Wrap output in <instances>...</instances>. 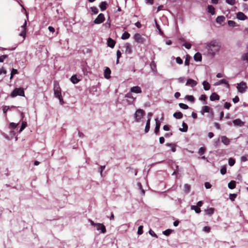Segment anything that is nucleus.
Wrapping results in <instances>:
<instances>
[{
    "instance_id": "nucleus-1",
    "label": "nucleus",
    "mask_w": 248,
    "mask_h": 248,
    "mask_svg": "<svg viewBox=\"0 0 248 248\" xmlns=\"http://www.w3.org/2000/svg\"><path fill=\"white\" fill-rule=\"evenodd\" d=\"M220 46L219 43L217 41H212L207 45L206 48L209 52L212 55H214L218 52L220 49Z\"/></svg>"
},
{
    "instance_id": "nucleus-2",
    "label": "nucleus",
    "mask_w": 248,
    "mask_h": 248,
    "mask_svg": "<svg viewBox=\"0 0 248 248\" xmlns=\"http://www.w3.org/2000/svg\"><path fill=\"white\" fill-rule=\"evenodd\" d=\"M54 93L55 97L58 98L61 105L64 104V101L62 96L61 89L58 82L55 81L54 83Z\"/></svg>"
},
{
    "instance_id": "nucleus-3",
    "label": "nucleus",
    "mask_w": 248,
    "mask_h": 248,
    "mask_svg": "<svg viewBox=\"0 0 248 248\" xmlns=\"http://www.w3.org/2000/svg\"><path fill=\"white\" fill-rule=\"evenodd\" d=\"M88 221L91 223V224L95 227L96 230L100 231V232L102 233H105L106 232V227L102 223H94L91 219H89Z\"/></svg>"
},
{
    "instance_id": "nucleus-4",
    "label": "nucleus",
    "mask_w": 248,
    "mask_h": 248,
    "mask_svg": "<svg viewBox=\"0 0 248 248\" xmlns=\"http://www.w3.org/2000/svg\"><path fill=\"white\" fill-rule=\"evenodd\" d=\"M17 95L25 96L24 89L22 88H16L11 93L10 96L12 97H15Z\"/></svg>"
},
{
    "instance_id": "nucleus-5",
    "label": "nucleus",
    "mask_w": 248,
    "mask_h": 248,
    "mask_svg": "<svg viewBox=\"0 0 248 248\" xmlns=\"http://www.w3.org/2000/svg\"><path fill=\"white\" fill-rule=\"evenodd\" d=\"M124 97L127 98L126 102L127 105H133L137 98L136 96H134L132 93L130 91L125 94Z\"/></svg>"
},
{
    "instance_id": "nucleus-6",
    "label": "nucleus",
    "mask_w": 248,
    "mask_h": 248,
    "mask_svg": "<svg viewBox=\"0 0 248 248\" xmlns=\"http://www.w3.org/2000/svg\"><path fill=\"white\" fill-rule=\"evenodd\" d=\"M144 113V111L143 110L141 109H137L135 112L134 116L135 121L137 122H139L142 118Z\"/></svg>"
},
{
    "instance_id": "nucleus-7",
    "label": "nucleus",
    "mask_w": 248,
    "mask_h": 248,
    "mask_svg": "<svg viewBox=\"0 0 248 248\" xmlns=\"http://www.w3.org/2000/svg\"><path fill=\"white\" fill-rule=\"evenodd\" d=\"M236 88L238 92L240 93H244L246 92V89H247V85L246 82L241 81L239 84H237Z\"/></svg>"
},
{
    "instance_id": "nucleus-8",
    "label": "nucleus",
    "mask_w": 248,
    "mask_h": 248,
    "mask_svg": "<svg viewBox=\"0 0 248 248\" xmlns=\"http://www.w3.org/2000/svg\"><path fill=\"white\" fill-rule=\"evenodd\" d=\"M134 39L138 43L142 44L145 41V39L140 33H136L134 35Z\"/></svg>"
},
{
    "instance_id": "nucleus-9",
    "label": "nucleus",
    "mask_w": 248,
    "mask_h": 248,
    "mask_svg": "<svg viewBox=\"0 0 248 248\" xmlns=\"http://www.w3.org/2000/svg\"><path fill=\"white\" fill-rule=\"evenodd\" d=\"M105 20L104 14L101 13L98 15L97 17L94 19L93 22L96 24H99L103 23Z\"/></svg>"
},
{
    "instance_id": "nucleus-10",
    "label": "nucleus",
    "mask_w": 248,
    "mask_h": 248,
    "mask_svg": "<svg viewBox=\"0 0 248 248\" xmlns=\"http://www.w3.org/2000/svg\"><path fill=\"white\" fill-rule=\"evenodd\" d=\"M197 84V82L193 79L188 78L186 83V86L194 87Z\"/></svg>"
},
{
    "instance_id": "nucleus-11",
    "label": "nucleus",
    "mask_w": 248,
    "mask_h": 248,
    "mask_svg": "<svg viewBox=\"0 0 248 248\" xmlns=\"http://www.w3.org/2000/svg\"><path fill=\"white\" fill-rule=\"evenodd\" d=\"M130 92L131 93H140L142 92L141 89L138 86H135L131 87L130 89Z\"/></svg>"
},
{
    "instance_id": "nucleus-12",
    "label": "nucleus",
    "mask_w": 248,
    "mask_h": 248,
    "mask_svg": "<svg viewBox=\"0 0 248 248\" xmlns=\"http://www.w3.org/2000/svg\"><path fill=\"white\" fill-rule=\"evenodd\" d=\"M236 18L240 20H245L247 19V16L243 13L239 12L236 14Z\"/></svg>"
},
{
    "instance_id": "nucleus-13",
    "label": "nucleus",
    "mask_w": 248,
    "mask_h": 248,
    "mask_svg": "<svg viewBox=\"0 0 248 248\" xmlns=\"http://www.w3.org/2000/svg\"><path fill=\"white\" fill-rule=\"evenodd\" d=\"M27 25V22L25 21L24 24L21 27V31L19 34V35L22 36L24 38L26 36V27Z\"/></svg>"
},
{
    "instance_id": "nucleus-14",
    "label": "nucleus",
    "mask_w": 248,
    "mask_h": 248,
    "mask_svg": "<svg viewBox=\"0 0 248 248\" xmlns=\"http://www.w3.org/2000/svg\"><path fill=\"white\" fill-rule=\"evenodd\" d=\"M235 126H242L244 124V122L242 121L240 119H236L232 121Z\"/></svg>"
},
{
    "instance_id": "nucleus-15",
    "label": "nucleus",
    "mask_w": 248,
    "mask_h": 248,
    "mask_svg": "<svg viewBox=\"0 0 248 248\" xmlns=\"http://www.w3.org/2000/svg\"><path fill=\"white\" fill-rule=\"evenodd\" d=\"M111 70L108 67H106L104 72V77L106 79H109L110 78Z\"/></svg>"
},
{
    "instance_id": "nucleus-16",
    "label": "nucleus",
    "mask_w": 248,
    "mask_h": 248,
    "mask_svg": "<svg viewBox=\"0 0 248 248\" xmlns=\"http://www.w3.org/2000/svg\"><path fill=\"white\" fill-rule=\"evenodd\" d=\"M221 142L226 145H228L230 144V140L226 136H223L221 137Z\"/></svg>"
},
{
    "instance_id": "nucleus-17",
    "label": "nucleus",
    "mask_w": 248,
    "mask_h": 248,
    "mask_svg": "<svg viewBox=\"0 0 248 248\" xmlns=\"http://www.w3.org/2000/svg\"><path fill=\"white\" fill-rule=\"evenodd\" d=\"M210 99L212 101H215V100H218L219 99V96L216 93H213L210 95Z\"/></svg>"
},
{
    "instance_id": "nucleus-18",
    "label": "nucleus",
    "mask_w": 248,
    "mask_h": 248,
    "mask_svg": "<svg viewBox=\"0 0 248 248\" xmlns=\"http://www.w3.org/2000/svg\"><path fill=\"white\" fill-rule=\"evenodd\" d=\"M211 108L207 106H204L202 107L201 113L202 115H203L205 113L209 112Z\"/></svg>"
},
{
    "instance_id": "nucleus-19",
    "label": "nucleus",
    "mask_w": 248,
    "mask_h": 248,
    "mask_svg": "<svg viewBox=\"0 0 248 248\" xmlns=\"http://www.w3.org/2000/svg\"><path fill=\"white\" fill-rule=\"evenodd\" d=\"M108 46L113 48L115 45V42L110 38H108L107 41Z\"/></svg>"
},
{
    "instance_id": "nucleus-20",
    "label": "nucleus",
    "mask_w": 248,
    "mask_h": 248,
    "mask_svg": "<svg viewBox=\"0 0 248 248\" xmlns=\"http://www.w3.org/2000/svg\"><path fill=\"white\" fill-rule=\"evenodd\" d=\"M155 133H157L159 131V129H160V122L158 120V118H156L155 119Z\"/></svg>"
},
{
    "instance_id": "nucleus-21",
    "label": "nucleus",
    "mask_w": 248,
    "mask_h": 248,
    "mask_svg": "<svg viewBox=\"0 0 248 248\" xmlns=\"http://www.w3.org/2000/svg\"><path fill=\"white\" fill-rule=\"evenodd\" d=\"M222 84H225L227 85L228 87H229V84H228V81L225 79H221V80L218 81L214 85L215 86H217V85H219Z\"/></svg>"
},
{
    "instance_id": "nucleus-22",
    "label": "nucleus",
    "mask_w": 248,
    "mask_h": 248,
    "mask_svg": "<svg viewBox=\"0 0 248 248\" xmlns=\"http://www.w3.org/2000/svg\"><path fill=\"white\" fill-rule=\"evenodd\" d=\"M194 59L195 61L201 62L202 59L201 54L199 52L196 53L194 56Z\"/></svg>"
},
{
    "instance_id": "nucleus-23",
    "label": "nucleus",
    "mask_w": 248,
    "mask_h": 248,
    "mask_svg": "<svg viewBox=\"0 0 248 248\" xmlns=\"http://www.w3.org/2000/svg\"><path fill=\"white\" fill-rule=\"evenodd\" d=\"M202 85L203 87V89L205 91H208L210 89V84L206 81V80H204L202 82Z\"/></svg>"
},
{
    "instance_id": "nucleus-24",
    "label": "nucleus",
    "mask_w": 248,
    "mask_h": 248,
    "mask_svg": "<svg viewBox=\"0 0 248 248\" xmlns=\"http://www.w3.org/2000/svg\"><path fill=\"white\" fill-rule=\"evenodd\" d=\"M166 145L168 147H170V150L172 152H175L176 151V145L171 143H167Z\"/></svg>"
},
{
    "instance_id": "nucleus-25",
    "label": "nucleus",
    "mask_w": 248,
    "mask_h": 248,
    "mask_svg": "<svg viewBox=\"0 0 248 248\" xmlns=\"http://www.w3.org/2000/svg\"><path fill=\"white\" fill-rule=\"evenodd\" d=\"M208 12L210 13L212 15H214L215 14V8L211 5H208Z\"/></svg>"
},
{
    "instance_id": "nucleus-26",
    "label": "nucleus",
    "mask_w": 248,
    "mask_h": 248,
    "mask_svg": "<svg viewBox=\"0 0 248 248\" xmlns=\"http://www.w3.org/2000/svg\"><path fill=\"white\" fill-rule=\"evenodd\" d=\"M182 126L183 128H180L179 130L181 132H186L188 129V126L186 123L183 122L182 123Z\"/></svg>"
},
{
    "instance_id": "nucleus-27",
    "label": "nucleus",
    "mask_w": 248,
    "mask_h": 248,
    "mask_svg": "<svg viewBox=\"0 0 248 248\" xmlns=\"http://www.w3.org/2000/svg\"><path fill=\"white\" fill-rule=\"evenodd\" d=\"M173 116L176 119H180L182 118L183 114L181 112H176L173 113Z\"/></svg>"
},
{
    "instance_id": "nucleus-28",
    "label": "nucleus",
    "mask_w": 248,
    "mask_h": 248,
    "mask_svg": "<svg viewBox=\"0 0 248 248\" xmlns=\"http://www.w3.org/2000/svg\"><path fill=\"white\" fill-rule=\"evenodd\" d=\"M150 121H150V119H148V120L146 122V125H145V133L148 132L150 130Z\"/></svg>"
},
{
    "instance_id": "nucleus-29",
    "label": "nucleus",
    "mask_w": 248,
    "mask_h": 248,
    "mask_svg": "<svg viewBox=\"0 0 248 248\" xmlns=\"http://www.w3.org/2000/svg\"><path fill=\"white\" fill-rule=\"evenodd\" d=\"M130 35L128 32L125 31L123 33L121 36V39L123 40H126L128 39L130 37Z\"/></svg>"
},
{
    "instance_id": "nucleus-30",
    "label": "nucleus",
    "mask_w": 248,
    "mask_h": 248,
    "mask_svg": "<svg viewBox=\"0 0 248 248\" xmlns=\"http://www.w3.org/2000/svg\"><path fill=\"white\" fill-rule=\"evenodd\" d=\"M241 59L242 61H246L248 63V52L242 54Z\"/></svg>"
},
{
    "instance_id": "nucleus-31",
    "label": "nucleus",
    "mask_w": 248,
    "mask_h": 248,
    "mask_svg": "<svg viewBox=\"0 0 248 248\" xmlns=\"http://www.w3.org/2000/svg\"><path fill=\"white\" fill-rule=\"evenodd\" d=\"M124 47H125V51L127 52L128 53L130 54L132 52L131 47L130 44L126 43L125 44Z\"/></svg>"
},
{
    "instance_id": "nucleus-32",
    "label": "nucleus",
    "mask_w": 248,
    "mask_h": 248,
    "mask_svg": "<svg viewBox=\"0 0 248 248\" xmlns=\"http://www.w3.org/2000/svg\"><path fill=\"white\" fill-rule=\"evenodd\" d=\"M70 80L74 84L78 83L79 81L76 75L72 76L70 78Z\"/></svg>"
},
{
    "instance_id": "nucleus-33",
    "label": "nucleus",
    "mask_w": 248,
    "mask_h": 248,
    "mask_svg": "<svg viewBox=\"0 0 248 248\" xmlns=\"http://www.w3.org/2000/svg\"><path fill=\"white\" fill-rule=\"evenodd\" d=\"M107 3L106 2L102 1L100 3V4L99 5V7L102 11H104V10H106V9L107 8Z\"/></svg>"
},
{
    "instance_id": "nucleus-34",
    "label": "nucleus",
    "mask_w": 248,
    "mask_h": 248,
    "mask_svg": "<svg viewBox=\"0 0 248 248\" xmlns=\"http://www.w3.org/2000/svg\"><path fill=\"white\" fill-rule=\"evenodd\" d=\"M184 190L185 193H188L190 190V186L187 184H186L184 186Z\"/></svg>"
},
{
    "instance_id": "nucleus-35",
    "label": "nucleus",
    "mask_w": 248,
    "mask_h": 248,
    "mask_svg": "<svg viewBox=\"0 0 248 248\" xmlns=\"http://www.w3.org/2000/svg\"><path fill=\"white\" fill-rule=\"evenodd\" d=\"M228 187L230 189H234L235 187V182L234 181H231L230 183L228 184Z\"/></svg>"
},
{
    "instance_id": "nucleus-36",
    "label": "nucleus",
    "mask_w": 248,
    "mask_h": 248,
    "mask_svg": "<svg viewBox=\"0 0 248 248\" xmlns=\"http://www.w3.org/2000/svg\"><path fill=\"white\" fill-rule=\"evenodd\" d=\"M206 215H211L214 212V209L213 208H209L205 210Z\"/></svg>"
},
{
    "instance_id": "nucleus-37",
    "label": "nucleus",
    "mask_w": 248,
    "mask_h": 248,
    "mask_svg": "<svg viewBox=\"0 0 248 248\" xmlns=\"http://www.w3.org/2000/svg\"><path fill=\"white\" fill-rule=\"evenodd\" d=\"M191 209L195 210L196 213H200L201 211V209L196 205L191 206Z\"/></svg>"
},
{
    "instance_id": "nucleus-38",
    "label": "nucleus",
    "mask_w": 248,
    "mask_h": 248,
    "mask_svg": "<svg viewBox=\"0 0 248 248\" xmlns=\"http://www.w3.org/2000/svg\"><path fill=\"white\" fill-rule=\"evenodd\" d=\"M92 14L96 15L98 13V10L96 7H92L90 8Z\"/></svg>"
},
{
    "instance_id": "nucleus-39",
    "label": "nucleus",
    "mask_w": 248,
    "mask_h": 248,
    "mask_svg": "<svg viewBox=\"0 0 248 248\" xmlns=\"http://www.w3.org/2000/svg\"><path fill=\"white\" fill-rule=\"evenodd\" d=\"M27 126V124L26 122H22L21 127L19 131V132L20 133Z\"/></svg>"
},
{
    "instance_id": "nucleus-40",
    "label": "nucleus",
    "mask_w": 248,
    "mask_h": 248,
    "mask_svg": "<svg viewBox=\"0 0 248 248\" xmlns=\"http://www.w3.org/2000/svg\"><path fill=\"white\" fill-rule=\"evenodd\" d=\"M224 17L223 16H218L216 18V21L217 23H221L223 21Z\"/></svg>"
},
{
    "instance_id": "nucleus-41",
    "label": "nucleus",
    "mask_w": 248,
    "mask_h": 248,
    "mask_svg": "<svg viewBox=\"0 0 248 248\" xmlns=\"http://www.w3.org/2000/svg\"><path fill=\"white\" fill-rule=\"evenodd\" d=\"M185 98L186 99H187V100H188L191 102H193L195 100L194 96L192 95H187L186 96Z\"/></svg>"
},
{
    "instance_id": "nucleus-42",
    "label": "nucleus",
    "mask_w": 248,
    "mask_h": 248,
    "mask_svg": "<svg viewBox=\"0 0 248 248\" xmlns=\"http://www.w3.org/2000/svg\"><path fill=\"white\" fill-rule=\"evenodd\" d=\"M235 160L232 158H230L228 159V163L230 166H232L235 164Z\"/></svg>"
},
{
    "instance_id": "nucleus-43",
    "label": "nucleus",
    "mask_w": 248,
    "mask_h": 248,
    "mask_svg": "<svg viewBox=\"0 0 248 248\" xmlns=\"http://www.w3.org/2000/svg\"><path fill=\"white\" fill-rule=\"evenodd\" d=\"M205 150L206 149L204 147H202L199 149L198 153L201 155H203L205 153Z\"/></svg>"
},
{
    "instance_id": "nucleus-44",
    "label": "nucleus",
    "mask_w": 248,
    "mask_h": 248,
    "mask_svg": "<svg viewBox=\"0 0 248 248\" xmlns=\"http://www.w3.org/2000/svg\"><path fill=\"white\" fill-rule=\"evenodd\" d=\"M172 231L170 229H167L163 232V234L166 236H168L170 234Z\"/></svg>"
},
{
    "instance_id": "nucleus-45",
    "label": "nucleus",
    "mask_w": 248,
    "mask_h": 248,
    "mask_svg": "<svg viewBox=\"0 0 248 248\" xmlns=\"http://www.w3.org/2000/svg\"><path fill=\"white\" fill-rule=\"evenodd\" d=\"M17 73V70L16 69L13 68L11 73L10 79H12L14 75Z\"/></svg>"
},
{
    "instance_id": "nucleus-46",
    "label": "nucleus",
    "mask_w": 248,
    "mask_h": 248,
    "mask_svg": "<svg viewBox=\"0 0 248 248\" xmlns=\"http://www.w3.org/2000/svg\"><path fill=\"white\" fill-rule=\"evenodd\" d=\"M137 233L139 235H141L143 233V226H142L141 225L138 227Z\"/></svg>"
},
{
    "instance_id": "nucleus-47",
    "label": "nucleus",
    "mask_w": 248,
    "mask_h": 248,
    "mask_svg": "<svg viewBox=\"0 0 248 248\" xmlns=\"http://www.w3.org/2000/svg\"><path fill=\"white\" fill-rule=\"evenodd\" d=\"M179 106L181 108L183 109H186L188 108V106L184 103H179Z\"/></svg>"
},
{
    "instance_id": "nucleus-48",
    "label": "nucleus",
    "mask_w": 248,
    "mask_h": 248,
    "mask_svg": "<svg viewBox=\"0 0 248 248\" xmlns=\"http://www.w3.org/2000/svg\"><path fill=\"white\" fill-rule=\"evenodd\" d=\"M228 24L230 27H235L236 26V23L232 20H229Z\"/></svg>"
},
{
    "instance_id": "nucleus-49",
    "label": "nucleus",
    "mask_w": 248,
    "mask_h": 248,
    "mask_svg": "<svg viewBox=\"0 0 248 248\" xmlns=\"http://www.w3.org/2000/svg\"><path fill=\"white\" fill-rule=\"evenodd\" d=\"M220 173L221 174L224 175L226 173V168L225 166H223L220 169Z\"/></svg>"
},
{
    "instance_id": "nucleus-50",
    "label": "nucleus",
    "mask_w": 248,
    "mask_h": 248,
    "mask_svg": "<svg viewBox=\"0 0 248 248\" xmlns=\"http://www.w3.org/2000/svg\"><path fill=\"white\" fill-rule=\"evenodd\" d=\"M183 46H184L187 49H190L191 47V44L189 43H185L183 44Z\"/></svg>"
},
{
    "instance_id": "nucleus-51",
    "label": "nucleus",
    "mask_w": 248,
    "mask_h": 248,
    "mask_svg": "<svg viewBox=\"0 0 248 248\" xmlns=\"http://www.w3.org/2000/svg\"><path fill=\"white\" fill-rule=\"evenodd\" d=\"M229 197H230V200L232 201H234L236 197V194H230Z\"/></svg>"
},
{
    "instance_id": "nucleus-52",
    "label": "nucleus",
    "mask_w": 248,
    "mask_h": 248,
    "mask_svg": "<svg viewBox=\"0 0 248 248\" xmlns=\"http://www.w3.org/2000/svg\"><path fill=\"white\" fill-rule=\"evenodd\" d=\"M18 124V123L16 124L15 123H11L10 124L9 126L10 128H15L16 127V126H17Z\"/></svg>"
},
{
    "instance_id": "nucleus-53",
    "label": "nucleus",
    "mask_w": 248,
    "mask_h": 248,
    "mask_svg": "<svg viewBox=\"0 0 248 248\" xmlns=\"http://www.w3.org/2000/svg\"><path fill=\"white\" fill-rule=\"evenodd\" d=\"M177 80L179 83H183L185 82V78L184 77H180Z\"/></svg>"
},
{
    "instance_id": "nucleus-54",
    "label": "nucleus",
    "mask_w": 248,
    "mask_h": 248,
    "mask_svg": "<svg viewBox=\"0 0 248 248\" xmlns=\"http://www.w3.org/2000/svg\"><path fill=\"white\" fill-rule=\"evenodd\" d=\"M226 1L228 4L233 5L235 4V0H226Z\"/></svg>"
},
{
    "instance_id": "nucleus-55",
    "label": "nucleus",
    "mask_w": 248,
    "mask_h": 248,
    "mask_svg": "<svg viewBox=\"0 0 248 248\" xmlns=\"http://www.w3.org/2000/svg\"><path fill=\"white\" fill-rule=\"evenodd\" d=\"M176 62L177 63L179 64H181L183 63V60L182 59L179 57H178L176 58Z\"/></svg>"
},
{
    "instance_id": "nucleus-56",
    "label": "nucleus",
    "mask_w": 248,
    "mask_h": 248,
    "mask_svg": "<svg viewBox=\"0 0 248 248\" xmlns=\"http://www.w3.org/2000/svg\"><path fill=\"white\" fill-rule=\"evenodd\" d=\"M231 106V104L230 103H228V102H225L224 103V107L226 108V109H229L230 108V107Z\"/></svg>"
},
{
    "instance_id": "nucleus-57",
    "label": "nucleus",
    "mask_w": 248,
    "mask_h": 248,
    "mask_svg": "<svg viewBox=\"0 0 248 248\" xmlns=\"http://www.w3.org/2000/svg\"><path fill=\"white\" fill-rule=\"evenodd\" d=\"M202 231L206 232H209L210 231V228L208 226L204 227L202 229Z\"/></svg>"
},
{
    "instance_id": "nucleus-58",
    "label": "nucleus",
    "mask_w": 248,
    "mask_h": 248,
    "mask_svg": "<svg viewBox=\"0 0 248 248\" xmlns=\"http://www.w3.org/2000/svg\"><path fill=\"white\" fill-rule=\"evenodd\" d=\"M10 107L7 106H5L3 107L2 110L3 113H5L7 112L8 110L9 109Z\"/></svg>"
},
{
    "instance_id": "nucleus-59",
    "label": "nucleus",
    "mask_w": 248,
    "mask_h": 248,
    "mask_svg": "<svg viewBox=\"0 0 248 248\" xmlns=\"http://www.w3.org/2000/svg\"><path fill=\"white\" fill-rule=\"evenodd\" d=\"M149 234H150L151 235H152V236H154V237H156V238H157V235H156V234H155V233L154 231H153L152 230H150L149 231Z\"/></svg>"
},
{
    "instance_id": "nucleus-60",
    "label": "nucleus",
    "mask_w": 248,
    "mask_h": 248,
    "mask_svg": "<svg viewBox=\"0 0 248 248\" xmlns=\"http://www.w3.org/2000/svg\"><path fill=\"white\" fill-rule=\"evenodd\" d=\"M7 57V56L6 55H3L0 56V62H2L4 61V60Z\"/></svg>"
},
{
    "instance_id": "nucleus-61",
    "label": "nucleus",
    "mask_w": 248,
    "mask_h": 248,
    "mask_svg": "<svg viewBox=\"0 0 248 248\" xmlns=\"http://www.w3.org/2000/svg\"><path fill=\"white\" fill-rule=\"evenodd\" d=\"M204 186L207 189L210 188L212 186L208 182H205L204 184Z\"/></svg>"
},
{
    "instance_id": "nucleus-62",
    "label": "nucleus",
    "mask_w": 248,
    "mask_h": 248,
    "mask_svg": "<svg viewBox=\"0 0 248 248\" xmlns=\"http://www.w3.org/2000/svg\"><path fill=\"white\" fill-rule=\"evenodd\" d=\"M239 101V98L238 96H235V97L232 99V101L234 103H236Z\"/></svg>"
},
{
    "instance_id": "nucleus-63",
    "label": "nucleus",
    "mask_w": 248,
    "mask_h": 248,
    "mask_svg": "<svg viewBox=\"0 0 248 248\" xmlns=\"http://www.w3.org/2000/svg\"><path fill=\"white\" fill-rule=\"evenodd\" d=\"M240 160L241 162H245L247 160V156L246 155L242 156Z\"/></svg>"
},
{
    "instance_id": "nucleus-64",
    "label": "nucleus",
    "mask_w": 248,
    "mask_h": 248,
    "mask_svg": "<svg viewBox=\"0 0 248 248\" xmlns=\"http://www.w3.org/2000/svg\"><path fill=\"white\" fill-rule=\"evenodd\" d=\"M206 99V96L204 94L201 95L200 97V100L201 101H205Z\"/></svg>"
}]
</instances>
